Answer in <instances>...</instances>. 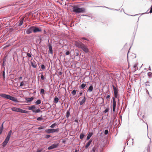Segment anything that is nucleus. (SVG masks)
Listing matches in <instances>:
<instances>
[{
	"mask_svg": "<svg viewBox=\"0 0 152 152\" xmlns=\"http://www.w3.org/2000/svg\"><path fill=\"white\" fill-rule=\"evenodd\" d=\"M19 108L15 107H13L11 108V110L13 111L18 112Z\"/></svg>",
	"mask_w": 152,
	"mask_h": 152,
	"instance_id": "aec40b11",
	"label": "nucleus"
},
{
	"mask_svg": "<svg viewBox=\"0 0 152 152\" xmlns=\"http://www.w3.org/2000/svg\"><path fill=\"white\" fill-rule=\"evenodd\" d=\"M152 74V73L151 72H148V76H149V77L151 76Z\"/></svg>",
	"mask_w": 152,
	"mask_h": 152,
	"instance_id": "864d4df0",
	"label": "nucleus"
},
{
	"mask_svg": "<svg viewBox=\"0 0 152 152\" xmlns=\"http://www.w3.org/2000/svg\"><path fill=\"white\" fill-rule=\"evenodd\" d=\"M4 122V121L1 124V126L0 127V130L3 131L4 129L3 124Z\"/></svg>",
	"mask_w": 152,
	"mask_h": 152,
	"instance_id": "c756f323",
	"label": "nucleus"
},
{
	"mask_svg": "<svg viewBox=\"0 0 152 152\" xmlns=\"http://www.w3.org/2000/svg\"><path fill=\"white\" fill-rule=\"evenodd\" d=\"M30 28H31V33L32 32H33L34 33V26H31L30 27Z\"/></svg>",
	"mask_w": 152,
	"mask_h": 152,
	"instance_id": "f704fd0d",
	"label": "nucleus"
},
{
	"mask_svg": "<svg viewBox=\"0 0 152 152\" xmlns=\"http://www.w3.org/2000/svg\"><path fill=\"white\" fill-rule=\"evenodd\" d=\"M57 125L56 123H55L52 124L50 126V127L51 128H54Z\"/></svg>",
	"mask_w": 152,
	"mask_h": 152,
	"instance_id": "4c0bfd02",
	"label": "nucleus"
},
{
	"mask_svg": "<svg viewBox=\"0 0 152 152\" xmlns=\"http://www.w3.org/2000/svg\"><path fill=\"white\" fill-rule=\"evenodd\" d=\"M97 7H103L104 8H107L109 10H117L116 9H112L110 8L107 7H106L105 6H98Z\"/></svg>",
	"mask_w": 152,
	"mask_h": 152,
	"instance_id": "bb28decb",
	"label": "nucleus"
},
{
	"mask_svg": "<svg viewBox=\"0 0 152 152\" xmlns=\"http://www.w3.org/2000/svg\"><path fill=\"white\" fill-rule=\"evenodd\" d=\"M77 91L75 90H73L72 92V94L73 95H75L76 94Z\"/></svg>",
	"mask_w": 152,
	"mask_h": 152,
	"instance_id": "c9c22d12",
	"label": "nucleus"
},
{
	"mask_svg": "<svg viewBox=\"0 0 152 152\" xmlns=\"http://www.w3.org/2000/svg\"><path fill=\"white\" fill-rule=\"evenodd\" d=\"M70 53V52L69 51H66L65 54L66 55H68Z\"/></svg>",
	"mask_w": 152,
	"mask_h": 152,
	"instance_id": "603ef678",
	"label": "nucleus"
},
{
	"mask_svg": "<svg viewBox=\"0 0 152 152\" xmlns=\"http://www.w3.org/2000/svg\"><path fill=\"white\" fill-rule=\"evenodd\" d=\"M84 53L83 52L82 53H81L80 54V55H81L82 57H83L84 56Z\"/></svg>",
	"mask_w": 152,
	"mask_h": 152,
	"instance_id": "052dcab7",
	"label": "nucleus"
},
{
	"mask_svg": "<svg viewBox=\"0 0 152 152\" xmlns=\"http://www.w3.org/2000/svg\"><path fill=\"white\" fill-rule=\"evenodd\" d=\"M75 45L77 47L81 48L83 45H84V44L80 42H78L75 41Z\"/></svg>",
	"mask_w": 152,
	"mask_h": 152,
	"instance_id": "20e7f679",
	"label": "nucleus"
},
{
	"mask_svg": "<svg viewBox=\"0 0 152 152\" xmlns=\"http://www.w3.org/2000/svg\"><path fill=\"white\" fill-rule=\"evenodd\" d=\"M75 51L76 56H78L79 54V51L77 50H75Z\"/></svg>",
	"mask_w": 152,
	"mask_h": 152,
	"instance_id": "2f4dec72",
	"label": "nucleus"
},
{
	"mask_svg": "<svg viewBox=\"0 0 152 152\" xmlns=\"http://www.w3.org/2000/svg\"><path fill=\"white\" fill-rule=\"evenodd\" d=\"M81 39H83L86 40L87 41H89V40H88L85 37H82L81 38Z\"/></svg>",
	"mask_w": 152,
	"mask_h": 152,
	"instance_id": "5fc2aeb1",
	"label": "nucleus"
},
{
	"mask_svg": "<svg viewBox=\"0 0 152 152\" xmlns=\"http://www.w3.org/2000/svg\"><path fill=\"white\" fill-rule=\"evenodd\" d=\"M96 151L95 148L94 147L92 149V151L93 152H95Z\"/></svg>",
	"mask_w": 152,
	"mask_h": 152,
	"instance_id": "6e6d98bb",
	"label": "nucleus"
},
{
	"mask_svg": "<svg viewBox=\"0 0 152 152\" xmlns=\"http://www.w3.org/2000/svg\"><path fill=\"white\" fill-rule=\"evenodd\" d=\"M18 112L21 113H23V110L22 109L20 108H19V109L18 110Z\"/></svg>",
	"mask_w": 152,
	"mask_h": 152,
	"instance_id": "a19ab883",
	"label": "nucleus"
},
{
	"mask_svg": "<svg viewBox=\"0 0 152 152\" xmlns=\"http://www.w3.org/2000/svg\"><path fill=\"white\" fill-rule=\"evenodd\" d=\"M93 135V133L92 132H90L88 135L86 140L87 141L90 139L91 137Z\"/></svg>",
	"mask_w": 152,
	"mask_h": 152,
	"instance_id": "2eb2a0df",
	"label": "nucleus"
},
{
	"mask_svg": "<svg viewBox=\"0 0 152 152\" xmlns=\"http://www.w3.org/2000/svg\"><path fill=\"white\" fill-rule=\"evenodd\" d=\"M22 78V77H20L19 78V80H20Z\"/></svg>",
	"mask_w": 152,
	"mask_h": 152,
	"instance_id": "0e129e2a",
	"label": "nucleus"
},
{
	"mask_svg": "<svg viewBox=\"0 0 152 152\" xmlns=\"http://www.w3.org/2000/svg\"><path fill=\"white\" fill-rule=\"evenodd\" d=\"M112 87L114 90V94H118V89L117 88L115 87L113 85H112Z\"/></svg>",
	"mask_w": 152,
	"mask_h": 152,
	"instance_id": "4468645a",
	"label": "nucleus"
},
{
	"mask_svg": "<svg viewBox=\"0 0 152 152\" xmlns=\"http://www.w3.org/2000/svg\"><path fill=\"white\" fill-rule=\"evenodd\" d=\"M86 86V85L84 83H82L80 86V88L82 89H84Z\"/></svg>",
	"mask_w": 152,
	"mask_h": 152,
	"instance_id": "cd10ccee",
	"label": "nucleus"
},
{
	"mask_svg": "<svg viewBox=\"0 0 152 152\" xmlns=\"http://www.w3.org/2000/svg\"><path fill=\"white\" fill-rule=\"evenodd\" d=\"M34 33H36L39 32H41L42 29L40 28H39L36 26H34Z\"/></svg>",
	"mask_w": 152,
	"mask_h": 152,
	"instance_id": "9b49d317",
	"label": "nucleus"
},
{
	"mask_svg": "<svg viewBox=\"0 0 152 152\" xmlns=\"http://www.w3.org/2000/svg\"><path fill=\"white\" fill-rule=\"evenodd\" d=\"M36 108V107L35 105H33L32 106L29 107H28V109L29 110H34Z\"/></svg>",
	"mask_w": 152,
	"mask_h": 152,
	"instance_id": "412c9836",
	"label": "nucleus"
},
{
	"mask_svg": "<svg viewBox=\"0 0 152 152\" xmlns=\"http://www.w3.org/2000/svg\"><path fill=\"white\" fill-rule=\"evenodd\" d=\"M85 134L84 133H82L80 135V139H82L85 136Z\"/></svg>",
	"mask_w": 152,
	"mask_h": 152,
	"instance_id": "5701e85b",
	"label": "nucleus"
},
{
	"mask_svg": "<svg viewBox=\"0 0 152 152\" xmlns=\"http://www.w3.org/2000/svg\"><path fill=\"white\" fill-rule=\"evenodd\" d=\"M108 132H109V131L108 130H107V129H106L105 130V131H104V134H105V135H107V134H108Z\"/></svg>",
	"mask_w": 152,
	"mask_h": 152,
	"instance_id": "de8ad7c7",
	"label": "nucleus"
},
{
	"mask_svg": "<svg viewBox=\"0 0 152 152\" xmlns=\"http://www.w3.org/2000/svg\"><path fill=\"white\" fill-rule=\"evenodd\" d=\"M42 150H39L37 151L36 152H41Z\"/></svg>",
	"mask_w": 152,
	"mask_h": 152,
	"instance_id": "69168bd1",
	"label": "nucleus"
},
{
	"mask_svg": "<svg viewBox=\"0 0 152 152\" xmlns=\"http://www.w3.org/2000/svg\"><path fill=\"white\" fill-rule=\"evenodd\" d=\"M137 115L139 116V118L140 119H141L142 118H143L144 117V115H142L140 114L139 113Z\"/></svg>",
	"mask_w": 152,
	"mask_h": 152,
	"instance_id": "c85d7f7f",
	"label": "nucleus"
},
{
	"mask_svg": "<svg viewBox=\"0 0 152 152\" xmlns=\"http://www.w3.org/2000/svg\"><path fill=\"white\" fill-rule=\"evenodd\" d=\"M92 141V139H90L89 141L86 143V145L85 146V148L86 149L88 148L89 146L90 145L91 142Z\"/></svg>",
	"mask_w": 152,
	"mask_h": 152,
	"instance_id": "f8f14e48",
	"label": "nucleus"
},
{
	"mask_svg": "<svg viewBox=\"0 0 152 152\" xmlns=\"http://www.w3.org/2000/svg\"><path fill=\"white\" fill-rule=\"evenodd\" d=\"M4 122V121L1 124V126L0 127V130L3 131L4 129L3 124Z\"/></svg>",
	"mask_w": 152,
	"mask_h": 152,
	"instance_id": "7c9ffc66",
	"label": "nucleus"
},
{
	"mask_svg": "<svg viewBox=\"0 0 152 152\" xmlns=\"http://www.w3.org/2000/svg\"><path fill=\"white\" fill-rule=\"evenodd\" d=\"M70 115V112H69V110H67L66 113V117L67 118H68Z\"/></svg>",
	"mask_w": 152,
	"mask_h": 152,
	"instance_id": "473e14b6",
	"label": "nucleus"
},
{
	"mask_svg": "<svg viewBox=\"0 0 152 152\" xmlns=\"http://www.w3.org/2000/svg\"><path fill=\"white\" fill-rule=\"evenodd\" d=\"M93 88V86L92 85H91L88 88L87 91H88L89 92H91L92 91Z\"/></svg>",
	"mask_w": 152,
	"mask_h": 152,
	"instance_id": "6ab92c4d",
	"label": "nucleus"
},
{
	"mask_svg": "<svg viewBox=\"0 0 152 152\" xmlns=\"http://www.w3.org/2000/svg\"><path fill=\"white\" fill-rule=\"evenodd\" d=\"M82 99V100L79 102V103L80 105H82L85 103L86 99L85 96L81 97L79 98V99Z\"/></svg>",
	"mask_w": 152,
	"mask_h": 152,
	"instance_id": "0eeeda50",
	"label": "nucleus"
},
{
	"mask_svg": "<svg viewBox=\"0 0 152 152\" xmlns=\"http://www.w3.org/2000/svg\"><path fill=\"white\" fill-rule=\"evenodd\" d=\"M31 65L34 68H36L37 67V65L36 62L34 61H33L31 62Z\"/></svg>",
	"mask_w": 152,
	"mask_h": 152,
	"instance_id": "a211bd4d",
	"label": "nucleus"
},
{
	"mask_svg": "<svg viewBox=\"0 0 152 152\" xmlns=\"http://www.w3.org/2000/svg\"><path fill=\"white\" fill-rule=\"evenodd\" d=\"M41 100L40 99H38L37 101H36L35 103L37 105H38L41 103Z\"/></svg>",
	"mask_w": 152,
	"mask_h": 152,
	"instance_id": "a878e982",
	"label": "nucleus"
},
{
	"mask_svg": "<svg viewBox=\"0 0 152 152\" xmlns=\"http://www.w3.org/2000/svg\"><path fill=\"white\" fill-rule=\"evenodd\" d=\"M25 82L22 81L20 82V86H22L24 85Z\"/></svg>",
	"mask_w": 152,
	"mask_h": 152,
	"instance_id": "49530a36",
	"label": "nucleus"
},
{
	"mask_svg": "<svg viewBox=\"0 0 152 152\" xmlns=\"http://www.w3.org/2000/svg\"><path fill=\"white\" fill-rule=\"evenodd\" d=\"M58 143L57 144H53L52 145L49 147L48 148V149L49 150H51L53 149L56 148L58 146Z\"/></svg>",
	"mask_w": 152,
	"mask_h": 152,
	"instance_id": "423d86ee",
	"label": "nucleus"
},
{
	"mask_svg": "<svg viewBox=\"0 0 152 152\" xmlns=\"http://www.w3.org/2000/svg\"><path fill=\"white\" fill-rule=\"evenodd\" d=\"M137 67V65L136 64H135L133 66V68H135V69H136V68Z\"/></svg>",
	"mask_w": 152,
	"mask_h": 152,
	"instance_id": "13d9d810",
	"label": "nucleus"
},
{
	"mask_svg": "<svg viewBox=\"0 0 152 152\" xmlns=\"http://www.w3.org/2000/svg\"><path fill=\"white\" fill-rule=\"evenodd\" d=\"M82 92H80L79 93V95L78 96H80L81 95H82Z\"/></svg>",
	"mask_w": 152,
	"mask_h": 152,
	"instance_id": "e2e57ef3",
	"label": "nucleus"
},
{
	"mask_svg": "<svg viewBox=\"0 0 152 152\" xmlns=\"http://www.w3.org/2000/svg\"><path fill=\"white\" fill-rule=\"evenodd\" d=\"M75 121L76 122H78V120H75Z\"/></svg>",
	"mask_w": 152,
	"mask_h": 152,
	"instance_id": "774afa93",
	"label": "nucleus"
},
{
	"mask_svg": "<svg viewBox=\"0 0 152 152\" xmlns=\"http://www.w3.org/2000/svg\"><path fill=\"white\" fill-rule=\"evenodd\" d=\"M28 111H26V110H23V113H28Z\"/></svg>",
	"mask_w": 152,
	"mask_h": 152,
	"instance_id": "4d7b16f0",
	"label": "nucleus"
},
{
	"mask_svg": "<svg viewBox=\"0 0 152 152\" xmlns=\"http://www.w3.org/2000/svg\"><path fill=\"white\" fill-rule=\"evenodd\" d=\"M10 138H9L6 137V139H5V140H4V142L7 143L10 140Z\"/></svg>",
	"mask_w": 152,
	"mask_h": 152,
	"instance_id": "e433bc0d",
	"label": "nucleus"
},
{
	"mask_svg": "<svg viewBox=\"0 0 152 152\" xmlns=\"http://www.w3.org/2000/svg\"><path fill=\"white\" fill-rule=\"evenodd\" d=\"M2 76L4 80L5 78V72L4 70L3 72Z\"/></svg>",
	"mask_w": 152,
	"mask_h": 152,
	"instance_id": "79ce46f5",
	"label": "nucleus"
},
{
	"mask_svg": "<svg viewBox=\"0 0 152 152\" xmlns=\"http://www.w3.org/2000/svg\"><path fill=\"white\" fill-rule=\"evenodd\" d=\"M109 110V109L108 108H106L105 110L104 111V113H107Z\"/></svg>",
	"mask_w": 152,
	"mask_h": 152,
	"instance_id": "8fccbe9b",
	"label": "nucleus"
},
{
	"mask_svg": "<svg viewBox=\"0 0 152 152\" xmlns=\"http://www.w3.org/2000/svg\"><path fill=\"white\" fill-rule=\"evenodd\" d=\"M32 111L33 113H39L40 112H41V113L42 111H41V110L39 108H38L37 109H34V110H32Z\"/></svg>",
	"mask_w": 152,
	"mask_h": 152,
	"instance_id": "dca6fc26",
	"label": "nucleus"
},
{
	"mask_svg": "<svg viewBox=\"0 0 152 152\" xmlns=\"http://www.w3.org/2000/svg\"><path fill=\"white\" fill-rule=\"evenodd\" d=\"M59 130V129L57 128L56 129H47L45 130V132L47 133H50L54 132H58Z\"/></svg>",
	"mask_w": 152,
	"mask_h": 152,
	"instance_id": "7ed1b4c3",
	"label": "nucleus"
},
{
	"mask_svg": "<svg viewBox=\"0 0 152 152\" xmlns=\"http://www.w3.org/2000/svg\"><path fill=\"white\" fill-rule=\"evenodd\" d=\"M44 34H46V31L45 30H44Z\"/></svg>",
	"mask_w": 152,
	"mask_h": 152,
	"instance_id": "338daca9",
	"label": "nucleus"
},
{
	"mask_svg": "<svg viewBox=\"0 0 152 152\" xmlns=\"http://www.w3.org/2000/svg\"><path fill=\"white\" fill-rule=\"evenodd\" d=\"M23 20L24 18H21L19 20L17 23L18 26H21L22 25L23 22Z\"/></svg>",
	"mask_w": 152,
	"mask_h": 152,
	"instance_id": "ddd939ff",
	"label": "nucleus"
},
{
	"mask_svg": "<svg viewBox=\"0 0 152 152\" xmlns=\"http://www.w3.org/2000/svg\"><path fill=\"white\" fill-rule=\"evenodd\" d=\"M73 12L77 13H83L85 12V9L83 7L80 8L77 5L72 6Z\"/></svg>",
	"mask_w": 152,
	"mask_h": 152,
	"instance_id": "f257e3e1",
	"label": "nucleus"
},
{
	"mask_svg": "<svg viewBox=\"0 0 152 152\" xmlns=\"http://www.w3.org/2000/svg\"><path fill=\"white\" fill-rule=\"evenodd\" d=\"M34 99V97H32L31 98H26L25 99L26 102L27 103H28L29 102H31Z\"/></svg>",
	"mask_w": 152,
	"mask_h": 152,
	"instance_id": "9d476101",
	"label": "nucleus"
},
{
	"mask_svg": "<svg viewBox=\"0 0 152 152\" xmlns=\"http://www.w3.org/2000/svg\"><path fill=\"white\" fill-rule=\"evenodd\" d=\"M48 48L49 50V53L51 54H53V51L51 44L50 43H48Z\"/></svg>",
	"mask_w": 152,
	"mask_h": 152,
	"instance_id": "1a4fd4ad",
	"label": "nucleus"
},
{
	"mask_svg": "<svg viewBox=\"0 0 152 152\" xmlns=\"http://www.w3.org/2000/svg\"><path fill=\"white\" fill-rule=\"evenodd\" d=\"M45 128L44 126H41L40 127H39L38 128V130H41L42 129H43Z\"/></svg>",
	"mask_w": 152,
	"mask_h": 152,
	"instance_id": "c03bdc74",
	"label": "nucleus"
},
{
	"mask_svg": "<svg viewBox=\"0 0 152 152\" xmlns=\"http://www.w3.org/2000/svg\"><path fill=\"white\" fill-rule=\"evenodd\" d=\"M58 75H61L62 74V72L61 71H60V72H58Z\"/></svg>",
	"mask_w": 152,
	"mask_h": 152,
	"instance_id": "680f3d73",
	"label": "nucleus"
},
{
	"mask_svg": "<svg viewBox=\"0 0 152 152\" xmlns=\"http://www.w3.org/2000/svg\"><path fill=\"white\" fill-rule=\"evenodd\" d=\"M0 96L4 98L10 100L14 102H18V100L17 98L12 97L8 94H0Z\"/></svg>",
	"mask_w": 152,
	"mask_h": 152,
	"instance_id": "f03ea898",
	"label": "nucleus"
},
{
	"mask_svg": "<svg viewBox=\"0 0 152 152\" xmlns=\"http://www.w3.org/2000/svg\"><path fill=\"white\" fill-rule=\"evenodd\" d=\"M40 74H41V78L42 80H45V78L44 77V76L43 75V73H39L38 75Z\"/></svg>",
	"mask_w": 152,
	"mask_h": 152,
	"instance_id": "4be33fe9",
	"label": "nucleus"
},
{
	"mask_svg": "<svg viewBox=\"0 0 152 152\" xmlns=\"http://www.w3.org/2000/svg\"><path fill=\"white\" fill-rule=\"evenodd\" d=\"M110 95H107L106 98L107 99H109V98L110 97Z\"/></svg>",
	"mask_w": 152,
	"mask_h": 152,
	"instance_id": "bf43d9fd",
	"label": "nucleus"
},
{
	"mask_svg": "<svg viewBox=\"0 0 152 152\" xmlns=\"http://www.w3.org/2000/svg\"><path fill=\"white\" fill-rule=\"evenodd\" d=\"M7 144V143L4 141L2 143V145L3 147H4Z\"/></svg>",
	"mask_w": 152,
	"mask_h": 152,
	"instance_id": "ea45409f",
	"label": "nucleus"
},
{
	"mask_svg": "<svg viewBox=\"0 0 152 152\" xmlns=\"http://www.w3.org/2000/svg\"><path fill=\"white\" fill-rule=\"evenodd\" d=\"M118 95V94H114V97H115V98H116L117 97Z\"/></svg>",
	"mask_w": 152,
	"mask_h": 152,
	"instance_id": "09e8293b",
	"label": "nucleus"
},
{
	"mask_svg": "<svg viewBox=\"0 0 152 152\" xmlns=\"http://www.w3.org/2000/svg\"><path fill=\"white\" fill-rule=\"evenodd\" d=\"M51 137V136L49 134H47L45 136V138H50Z\"/></svg>",
	"mask_w": 152,
	"mask_h": 152,
	"instance_id": "a18cd8bd",
	"label": "nucleus"
},
{
	"mask_svg": "<svg viewBox=\"0 0 152 152\" xmlns=\"http://www.w3.org/2000/svg\"><path fill=\"white\" fill-rule=\"evenodd\" d=\"M42 115H41V116L38 117L37 119V121H41L43 119L42 118Z\"/></svg>",
	"mask_w": 152,
	"mask_h": 152,
	"instance_id": "72a5a7b5",
	"label": "nucleus"
},
{
	"mask_svg": "<svg viewBox=\"0 0 152 152\" xmlns=\"http://www.w3.org/2000/svg\"><path fill=\"white\" fill-rule=\"evenodd\" d=\"M59 101L58 98L56 96H55L54 99V102L56 103L58 102Z\"/></svg>",
	"mask_w": 152,
	"mask_h": 152,
	"instance_id": "393cba45",
	"label": "nucleus"
},
{
	"mask_svg": "<svg viewBox=\"0 0 152 152\" xmlns=\"http://www.w3.org/2000/svg\"><path fill=\"white\" fill-rule=\"evenodd\" d=\"M113 111L114 112L115 110V109L116 108V102L115 101V97H113Z\"/></svg>",
	"mask_w": 152,
	"mask_h": 152,
	"instance_id": "39448f33",
	"label": "nucleus"
},
{
	"mask_svg": "<svg viewBox=\"0 0 152 152\" xmlns=\"http://www.w3.org/2000/svg\"><path fill=\"white\" fill-rule=\"evenodd\" d=\"M81 49L86 53H88L89 52L88 49L84 44V45L82 46Z\"/></svg>",
	"mask_w": 152,
	"mask_h": 152,
	"instance_id": "6e6552de",
	"label": "nucleus"
},
{
	"mask_svg": "<svg viewBox=\"0 0 152 152\" xmlns=\"http://www.w3.org/2000/svg\"><path fill=\"white\" fill-rule=\"evenodd\" d=\"M45 93V90L43 89H41L40 91V94H44Z\"/></svg>",
	"mask_w": 152,
	"mask_h": 152,
	"instance_id": "58836bf2",
	"label": "nucleus"
},
{
	"mask_svg": "<svg viewBox=\"0 0 152 152\" xmlns=\"http://www.w3.org/2000/svg\"><path fill=\"white\" fill-rule=\"evenodd\" d=\"M12 133V131L11 130H10L7 134V137L9 138H10V137Z\"/></svg>",
	"mask_w": 152,
	"mask_h": 152,
	"instance_id": "b1692460",
	"label": "nucleus"
},
{
	"mask_svg": "<svg viewBox=\"0 0 152 152\" xmlns=\"http://www.w3.org/2000/svg\"><path fill=\"white\" fill-rule=\"evenodd\" d=\"M27 56L29 58L31 57V53L30 52V53H27Z\"/></svg>",
	"mask_w": 152,
	"mask_h": 152,
	"instance_id": "37998d69",
	"label": "nucleus"
},
{
	"mask_svg": "<svg viewBox=\"0 0 152 152\" xmlns=\"http://www.w3.org/2000/svg\"><path fill=\"white\" fill-rule=\"evenodd\" d=\"M25 31L26 34H29L31 33L30 27L27 29H25Z\"/></svg>",
	"mask_w": 152,
	"mask_h": 152,
	"instance_id": "f3484780",
	"label": "nucleus"
},
{
	"mask_svg": "<svg viewBox=\"0 0 152 152\" xmlns=\"http://www.w3.org/2000/svg\"><path fill=\"white\" fill-rule=\"evenodd\" d=\"M41 68L43 69H45V66L44 64H42L41 66Z\"/></svg>",
	"mask_w": 152,
	"mask_h": 152,
	"instance_id": "3c124183",
	"label": "nucleus"
}]
</instances>
